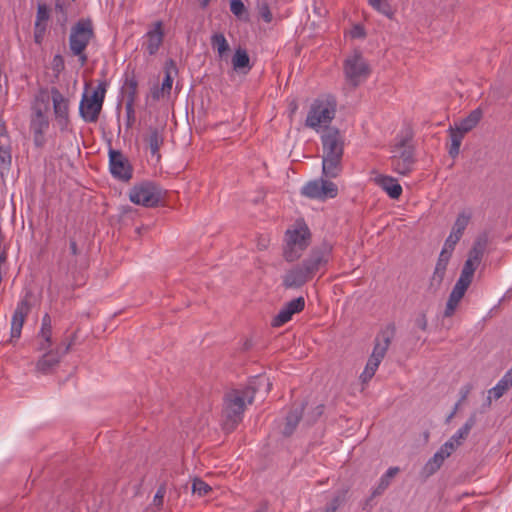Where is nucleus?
<instances>
[{
    "mask_svg": "<svg viewBox=\"0 0 512 512\" xmlns=\"http://www.w3.org/2000/svg\"><path fill=\"white\" fill-rule=\"evenodd\" d=\"M471 216V212L469 211L460 212L454 222L451 232L462 237L465 229L467 228L470 222Z\"/></svg>",
    "mask_w": 512,
    "mask_h": 512,
    "instance_id": "obj_34",
    "label": "nucleus"
},
{
    "mask_svg": "<svg viewBox=\"0 0 512 512\" xmlns=\"http://www.w3.org/2000/svg\"><path fill=\"white\" fill-rule=\"evenodd\" d=\"M466 291L467 290L454 285V287L449 295L448 301L446 303V308L444 311L445 317H451L454 314L459 302L465 295Z\"/></svg>",
    "mask_w": 512,
    "mask_h": 512,
    "instance_id": "obj_27",
    "label": "nucleus"
},
{
    "mask_svg": "<svg viewBox=\"0 0 512 512\" xmlns=\"http://www.w3.org/2000/svg\"><path fill=\"white\" fill-rule=\"evenodd\" d=\"M6 261V255L4 253H0V263H4Z\"/></svg>",
    "mask_w": 512,
    "mask_h": 512,
    "instance_id": "obj_60",
    "label": "nucleus"
},
{
    "mask_svg": "<svg viewBox=\"0 0 512 512\" xmlns=\"http://www.w3.org/2000/svg\"><path fill=\"white\" fill-rule=\"evenodd\" d=\"M332 257V245L323 242L315 246L308 256L301 262L306 272L313 278L318 273L323 274Z\"/></svg>",
    "mask_w": 512,
    "mask_h": 512,
    "instance_id": "obj_8",
    "label": "nucleus"
},
{
    "mask_svg": "<svg viewBox=\"0 0 512 512\" xmlns=\"http://www.w3.org/2000/svg\"><path fill=\"white\" fill-rule=\"evenodd\" d=\"M323 146V156L341 157L343 156L344 143L337 129H329L321 136Z\"/></svg>",
    "mask_w": 512,
    "mask_h": 512,
    "instance_id": "obj_17",
    "label": "nucleus"
},
{
    "mask_svg": "<svg viewBox=\"0 0 512 512\" xmlns=\"http://www.w3.org/2000/svg\"><path fill=\"white\" fill-rule=\"evenodd\" d=\"M415 325L425 331L427 329V325H428V322H427V318H426V315L425 314H420L416 317L415 319Z\"/></svg>",
    "mask_w": 512,
    "mask_h": 512,
    "instance_id": "obj_51",
    "label": "nucleus"
},
{
    "mask_svg": "<svg viewBox=\"0 0 512 512\" xmlns=\"http://www.w3.org/2000/svg\"><path fill=\"white\" fill-rule=\"evenodd\" d=\"M475 421L473 418H470L461 428H459L448 440L449 442H452L455 445V448H457L459 445H461L462 441L465 440Z\"/></svg>",
    "mask_w": 512,
    "mask_h": 512,
    "instance_id": "obj_32",
    "label": "nucleus"
},
{
    "mask_svg": "<svg viewBox=\"0 0 512 512\" xmlns=\"http://www.w3.org/2000/svg\"><path fill=\"white\" fill-rule=\"evenodd\" d=\"M375 182L380 186L392 199H398L402 194V187L396 179L390 176L379 175L375 178Z\"/></svg>",
    "mask_w": 512,
    "mask_h": 512,
    "instance_id": "obj_23",
    "label": "nucleus"
},
{
    "mask_svg": "<svg viewBox=\"0 0 512 512\" xmlns=\"http://www.w3.org/2000/svg\"><path fill=\"white\" fill-rule=\"evenodd\" d=\"M230 10L238 18H242V16L246 13V7L242 0H231Z\"/></svg>",
    "mask_w": 512,
    "mask_h": 512,
    "instance_id": "obj_44",
    "label": "nucleus"
},
{
    "mask_svg": "<svg viewBox=\"0 0 512 512\" xmlns=\"http://www.w3.org/2000/svg\"><path fill=\"white\" fill-rule=\"evenodd\" d=\"M449 261H450V258L446 257L445 254L439 255L437 263H436L434 271H433V274H432V276L430 278V282H429V290L431 292L435 293L440 289L442 282L446 275V270H447Z\"/></svg>",
    "mask_w": 512,
    "mask_h": 512,
    "instance_id": "obj_22",
    "label": "nucleus"
},
{
    "mask_svg": "<svg viewBox=\"0 0 512 512\" xmlns=\"http://www.w3.org/2000/svg\"><path fill=\"white\" fill-rule=\"evenodd\" d=\"M212 490L211 486L208 485L200 478H195L192 483V492L198 496H206Z\"/></svg>",
    "mask_w": 512,
    "mask_h": 512,
    "instance_id": "obj_40",
    "label": "nucleus"
},
{
    "mask_svg": "<svg viewBox=\"0 0 512 512\" xmlns=\"http://www.w3.org/2000/svg\"><path fill=\"white\" fill-rule=\"evenodd\" d=\"M39 336L42 338V341L39 345V350H46L51 346V336H52V325L51 319L48 314H45L42 318L41 330L39 332Z\"/></svg>",
    "mask_w": 512,
    "mask_h": 512,
    "instance_id": "obj_29",
    "label": "nucleus"
},
{
    "mask_svg": "<svg viewBox=\"0 0 512 512\" xmlns=\"http://www.w3.org/2000/svg\"><path fill=\"white\" fill-rule=\"evenodd\" d=\"M134 102L135 101H133V96H131L129 99H126V103H125V110H126L127 121H128L129 126L134 121V113H135Z\"/></svg>",
    "mask_w": 512,
    "mask_h": 512,
    "instance_id": "obj_46",
    "label": "nucleus"
},
{
    "mask_svg": "<svg viewBox=\"0 0 512 512\" xmlns=\"http://www.w3.org/2000/svg\"><path fill=\"white\" fill-rule=\"evenodd\" d=\"M341 161V157L322 156L323 176L326 178H336L342 170Z\"/></svg>",
    "mask_w": 512,
    "mask_h": 512,
    "instance_id": "obj_25",
    "label": "nucleus"
},
{
    "mask_svg": "<svg viewBox=\"0 0 512 512\" xmlns=\"http://www.w3.org/2000/svg\"><path fill=\"white\" fill-rule=\"evenodd\" d=\"M51 99L57 125L64 131L69 125V100L57 88L51 89Z\"/></svg>",
    "mask_w": 512,
    "mask_h": 512,
    "instance_id": "obj_15",
    "label": "nucleus"
},
{
    "mask_svg": "<svg viewBox=\"0 0 512 512\" xmlns=\"http://www.w3.org/2000/svg\"><path fill=\"white\" fill-rule=\"evenodd\" d=\"M445 459L437 452L430 458L423 468V472L426 476L434 474L442 466Z\"/></svg>",
    "mask_w": 512,
    "mask_h": 512,
    "instance_id": "obj_35",
    "label": "nucleus"
},
{
    "mask_svg": "<svg viewBox=\"0 0 512 512\" xmlns=\"http://www.w3.org/2000/svg\"><path fill=\"white\" fill-rule=\"evenodd\" d=\"M347 490L338 491L326 505L323 512H336L346 501Z\"/></svg>",
    "mask_w": 512,
    "mask_h": 512,
    "instance_id": "obj_36",
    "label": "nucleus"
},
{
    "mask_svg": "<svg viewBox=\"0 0 512 512\" xmlns=\"http://www.w3.org/2000/svg\"><path fill=\"white\" fill-rule=\"evenodd\" d=\"M411 136L398 135L392 148L391 165L394 172L407 175L413 169L414 158L412 147L410 146Z\"/></svg>",
    "mask_w": 512,
    "mask_h": 512,
    "instance_id": "obj_6",
    "label": "nucleus"
},
{
    "mask_svg": "<svg viewBox=\"0 0 512 512\" xmlns=\"http://www.w3.org/2000/svg\"><path fill=\"white\" fill-rule=\"evenodd\" d=\"M399 472L398 467H390L385 474L382 475V478H386V480L390 483L391 478H393Z\"/></svg>",
    "mask_w": 512,
    "mask_h": 512,
    "instance_id": "obj_55",
    "label": "nucleus"
},
{
    "mask_svg": "<svg viewBox=\"0 0 512 512\" xmlns=\"http://www.w3.org/2000/svg\"><path fill=\"white\" fill-rule=\"evenodd\" d=\"M94 36L92 23L89 20H80L71 27L69 35V49L73 56L78 57L81 66L87 63L88 56L85 50Z\"/></svg>",
    "mask_w": 512,
    "mask_h": 512,
    "instance_id": "obj_4",
    "label": "nucleus"
},
{
    "mask_svg": "<svg viewBox=\"0 0 512 512\" xmlns=\"http://www.w3.org/2000/svg\"><path fill=\"white\" fill-rule=\"evenodd\" d=\"M54 69L60 71L64 68V61L61 55H55L53 58Z\"/></svg>",
    "mask_w": 512,
    "mask_h": 512,
    "instance_id": "obj_54",
    "label": "nucleus"
},
{
    "mask_svg": "<svg viewBox=\"0 0 512 512\" xmlns=\"http://www.w3.org/2000/svg\"><path fill=\"white\" fill-rule=\"evenodd\" d=\"M32 292L27 291L25 295L17 303L15 311L11 319V337L19 338L21 336L22 327L31 310Z\"/></svg>",
    "mask_w": 512,
    "mask_h": 512,
    "instance_id": "obj_14",
    "label": "nucleus"
},
{
    "mask_svg": "<svg viewBox=\"0 0 512 512\" xmlns=\"http://www.w3.org/2000/svg\"><path fill=\"white\" fill-rule=\"evenodd\" d=\"M460 239H461L460 236L456 235L453 232H450L449 236L445 240V243L440 252V255L445 254L446 257L451 258L454 248Z\"/></svg>",
    "mask_w": 512,
    "mask_h": 512,
    "instance_id": "obj_37",
    "label": "nucleus"
},
{
    "mask_svg": "<svg viewBox=\"0 0 512 512\" xmlns=\"http://www.w3.org/2000/svg\"><path fill=\"white\" fill-rule=\"evenodd\" d=\"M145 42L143 46L149 55H155L164 39V30L162 21H156L152 28L147 31L144 36Z\"/></svg>",
    "mask_w": 512,
    "mask_h": 512,
    "instance_id": "obj_20",
    "label": "nucleus"
},
{
    "mask_svg": "<svg viewBox=\"0 0 512 512\" xmlns=\"http://www.w3.org/2000/svg\"><path fill=\"white\" fill-rule=\"evenodd\" d=\"M70 250L73 255H76L78 253L77 243L74 240L70 241Z\"/></svg>",
    "mask_w": 512,
    "mask_h": 512,
    "instance_id": "obj_58",
    "label": "nucleus"
},
{
    "mask_svg": "<svg viewBox=\"0 0 512 512\" xmlns=\"http://www.w3.org/2000/svg\"><path fill=\"white\" fill-rule=\"evenodd\" d=\"M368 2L378 12L390 16L391 9L387 0H368Z\"/></svg>",
    "mask_w": 512,
    "mask_h": 512,
    "instance_id": "obj_43",
    "label": "nucleus"
},
{
    "mask_svg": "<svg viewBox=\"0 0 512 512\" xmlns=\"http://www.w3.org/2000/svg\"><path fill=\"white\" fill-rule=\"evenodd\" d=\"M512 386V367L503 375L497 384L488 390V400H497Z\"/></svg>",
    "mask_w": 512,
    "mask_h": 512,
    "instance_id": "obj_24",
    "label": "nucleus"
},
{
    "mask_svg": "<svg viewBox=\"0 0 512 512\" xmlns=\"http://www.w3.org/2000/svg\"><path fill=\"white\" fill-rule=\"evenodd\" d=\"M482 117L483 111L480 108H476L472 110L467 117L461 119L459 122H455L454 126L449 127L448 133L450 135L451 144L448 153L452 158L458 156L464 135L473 130Z\"/></svg>",
    "mask_w": 512,
    "mask_h": 512,
    "instance_id": "obj_5",
    "label": "nucleus"
},
{
    "mask_svg": "<svg viewBox=\"0 0 512 512\" xmlns=\"http://www.w3.org/2000/svg\"><path fill=\"white\" fill-rule=\"evenodd\" d=\"M260 17L266 22L270 23L273 19L272 13L267 3H261L258 7Z\"/></svg>",
    "mask_w": 512,
    "mask_h": 512,
    "instance_id": "obj_45",
    "label": "nucleus"
},
{
    "mask_svg": "<svg viewBox=\"0 0 512 512\" xmlns=\"http://www.w3.org/2000/svg\"><path fill=\"white\" fill-rule=\"evenodd\" d=\"M350 35L352 38H361V37H364L365 33L361 26L356 25L350 31Z\"/></svg>",
    "mask_w": 512,
    "mask_h": 512,
    "instance_id": "obj_53",
    "label": "nucleus"
},
{
    "mask_svg": "<svg viewBox=\"0 0 512 512\" xmlns=\"http://www.w3.org/2000/svg\"><path fill=\"white\" fill-rule=\"evenodd\" d=\"M127 85H128V90H127L126 99H129L131 96H133V101H135L136 94H137V82H136V80H134V79L130 80L127 83Z\"/></svg>",
    "mask_w": 512,
    "mask_h": 512,
    "instance_id": "obj_50",
    "label": "nucleus"
},
{
    "mask_svg": "<svg viewBox=\"0 0 512 512\" xmlns=\"http://www.w3.org/2000/svg\"><path fill=\"white\" fill-rule=\"evenodd\" d=\"M255 393V388L249 385L241 389H234L225 395L223 414L226 430H233L242 421L247 405L254 401Z\"/></svg>",
    "mask_w": 512,
    "mask_h": 512,
    "instance_id": "obj_1",
    "label": "nucleus"
},
{
    "mask_svg": "<svg viewBox=\"0 0 512 512\" xmlns=\"http://www.w3.org/2000/svg\"><path fill=\"white\" fill-rule=\"evenodd\" d=\"M173 79L169 73H166L165 78L162 82V86L159 89H156L152 92V96L154 99H160L164 97L166 94H169L172 88Z\"/></svg>",
    "mask_w": 512,
    "mask_h": 512,
    "instance_id": "obj_39",
    "label": "nucleus"
},
{
    "mask_svg": "<svg viewBox=\"0 0 512 512\" xmlns=\"http://www.w3.org/2000/svg\"><path fill=\"white\" fill-rule=\"evenodd\" d=\"M160 188L152 182H142L134 185L129 191V199L136 205L154 207L161 200Z\"/></svg>",
    "mask_w": 512,
    "mask_h": 512,
    "instance_id": "obj_11",
    "label": "nucleus"
},
{
    "mask_svg": "<svg viewBox=\"0 0 512 512\" xmlns=\"http://www.w3.org/2000/svg\"><path fill=\"white\" fill-rule=\"evenodd\" d=\"M258 382H259V384H265L266 387H267V391L270 390L272 384H271V382L269 381L268 378H266V377H259L258 378Z\"/></svg>",
    "mask_w": 512,
    "mask_h": 512,
    "instance_id": "obj_57",
    "label": "nucleus"
},
{
    "mask_svg": "<svg viewBox=\"0 0 512 512\" xmlns=\"http://www.w3.org/2000/svg\"><path fill=\"white\" fill-rule=\"evenodd\" d=\"M109 169L112 176L119 180L128 181L132 177L131 165L120 151H109Z\"/></svg>",
    "mask_w": 512,
    "mask_h": 512,
    "instance_id": "obj_16",
    "label": "nucleus"
},
{
    "mask_svg": "<svg viewBox=\"0 0 512 512\" xmlns=\"http://www.w3.org/2000/svg\"><path fill=\"white\" fill-rule=\"evenodd\" d=\"M49 19L50 10L48 6L44 3H39L37 6V13L34 24V39L38 44H40L44 38Z\"/></svg>",
    "mask_w": 512,
    "mask_h": 512,
    "instance_id": "obj_21",
    "label": "nucleus"
},
{
    "mask_svg": "<svg viewBox=\"0 0 512 512\" xmlns=\"http://www.w3.org/2000/svg\"><path fill=\"white\" fill-rule=\"evenodd\" d=\"M61 356L57 351H49L44 354L37 362V370L43 373L49 372L60 361Z\"/></svg>",
    "mask_w": 512,
    "mask_h": 512,
    "instance_id": "obj_28",
    "label": "nucleus"
},
{
    "mask_svg": "<svg viewBox=\"0 0 512 512\" xmlns=\"http://www.w3.org/2000/svg\"><path fill=\"white\" fill-rule=\"evenodd\" d=\"M455 445L452 442L446 441L437 451L438 454L443 456V459L448 458L455 450Z\"/></svg>",
    "mask_w": 512,
    "mask_h": 512,
    "instance_id": "obj_47",
    "label": "nucleus"
},
{
    "mask_svg": "<svg viewBox=\"0 0 512 512\" xmlns=\"http://www.w3.org/2000/svg\"><path fill=\"white\" fill-rule=\"evenodd\" d=\"M12 156H11V141L8 135V131L6 128L5 121L0 115V169L3 171H8L11 166Z\"/></svg>",
    "mask_w": 512,
    "mask_h": 512,
    "instance_id": "obj_19",
    "label": "nucleus"
},
{
    "mask_svg": "<svg viewBox=\"0 0 512 512\" xmlns=\"http://www.w3.org/2000/svg\"><path fill=\"white\" fill-rule=\"evenodd\" d=\"M293 314L283 307L278 314L272 319L271 325L273 327H280L291 320Z\"/></svg>",
    "mask_w": 512,
    "mask_h": 512,
    "instance_id": "obj_41",
    "label": "nucleus"
},
{
    "mask_svg": "<svg viewBox=\"0 0 512 512\" xmlns=\"http://www.w3.org/2000/svg\"><path fill=\"white\" fill-rule=\"evenodd\" d=\"M391 343V333L384 332L381 339H376L373 351L367 361L364 371L360 375V380L363 384L368 383L375 375L380 363L386 355V352Z\"/></svg>",
    "mask_w": 512,
    "mask_h": 512,
    "instance_id": "obj_9",
    "label": "nucleus"
},
{
    "mask_svg": "<svg viewBox=\"0 0 512 512\" xmlns=\"http://www.w3.org/2000/svg\"><path fill=\"white\" fill-rule=\"evenodd\" d=\"M310 280H312V277L306 272L305 267L301 263L285 272L282 276V285L286 289H298Z\"/></svg>",
    "mask_w": 512,
    "mask_h": 512,
    "instance_id": "obj_18",
    "label": "nucleus"
},
{
    "mask_svg": "<svg viewBox=\"0 0 512 512\" xmlns=\"http://www.w3.org/2000/svg\"><path fill=\"white\" fill-rule=\"evenodd\" d=\"M470 391H471V387L469 385L464 386L460 389L461 397H460V401L458 402L459 404H460V402L464 401L467 398Z\"/></svg>",
    "mask_w": 512,
    "mask_h": 512,
    "instance_id": "obj_56",
    "label": "nucleus"
},
{
    "mask_svg": "<svg viewBox=\"0 0 512 512\" xmlns=\"http://www.w3.org/2000/svg\"><path fill=\"white\" fill-rule=\"evenodd\" d=\"M69 348H70V344H69V345H67V347H66V349H65V352H67V351L69 350Z\"/></svg>",
    "mask_w": 512,
    "mask_h": 512,
    "instance_id": "obj_61",
    "label": "nucleus"
},
{
    "mask_svg": "<svg viewBox=\"0 0 512 512\" xmlns=\"http://www.w3.org/2000/svg\"><path fill=\"white\" fill-rule=\"evenodd\" d=\"M166 494L165 486H160L154 495L153 504L157 507H161L163 505L164 496Z\"/></svg>",
    "mask_w": 512,
    "mask_h": 512,
    "instance_id": "obj_49",
    "label": "nucleus"
},
{
    "mask_svg": "<svg viewBox=\"0 0 512 512\" xmlns=\"http://www.w3.org/2000/svg\"><path fill=\"white\" fill-rule=\"evenodd\" d=\"M336 113V100L330 95L315 99L308 111L305 125L315 131L328 126Z\"/></svg>",
    "mask_w": 512,
    "mask_h": 512,
    "instance_id": "obj_3",
    "label": "nucleus"
},
{
    "mask_svg": "<svg viewBox=\"0 0 512 512\" xmlns=\"http://www.w3.org/2000/svg\"><path fill=\"white\" fill-rule=\"evenodd\" d=\"M211 45L221 59L226 57L230 50L229 43L222 33H214L211 36Z\"/></svg>",
    "mask_w": 512,
    "mask_h": 512,
    "instance_id": "obj_30",
    "label": "nucleus"
},
{
    "mask_svg": "<svg viewBox=\"0 0 512 512\" xmlns=\"http://www.w3.org/2000/svg\"><path fill=\"white\" fill-rule=\"evenodd\" d=\"M344 71L347 80L354 86L364 81L369 75V68L361 54L353 53L345 60Z\"/></svg>",
    "mask_w": 512,
    "mask_h": 512,
    "instance_id": "obj_12",
    "label": "nucleus"
},
{
    "mask_svg": "<svg viewBox=\"0 0 512 512\" xmlns=\"http://www.w3.org/2000/svg\"><path fill=\"white\" fill-rule=\"evenodd\" d=\"M284 307L286 309H288L294 315L296 313L301 312L304 309V307H305V300H304L303 297L300 296L298 298H295V299L291 300L287 304H285Z\"/></svg>",
    "mask_w": 512,
    "mask_h": 512,
    "instance_id": "obj_42",
    "label": "nucleus"
},
{
    "mask_svg": "<svg viewBox=\"0 0 512 512\" xmlns=\"http://www.w3.org/2000/svg\"><path fill=\"white\" fill-rule=\"evenodd\" d=\"M302 415V407L297 406L293 410H291L288 415L286 416V424L283 430V433L285 435H291L296 428L300 418Z\"/></svg>",
    "mask_w": 512,
    "mask_h": 512,
    "instance_id": "obj_31",
    "label": "nucleus"
},
{
    "mask_svg": "<svg viewBox=\"0 0 512 512\" xmlns=\"http://www.w3.org/2000/svg\"><path fill=\"white\" fill-rule=\"evenodd\" d=\"M486 243L483 240H477L472 249L469 251L468 258L465 261L460 277L456 282V286L461 287L465 290L470 286L475 270L481 263Z\"/></svg>",
    "mask_w": 512,
    "mask_h": 512,
    "instance_id": "obj_10",
    "label": "nucleus"
},
{
    "mask_svg": "<svg viewBox=\"0 0 512 512\" xmlns=\"http://www.w3.org/2000/svg\"><path fill=\"white\" fill-rule=\"evenodd\" d=\"M106 83L100 82L91 94L84 93L79 105V114L87 123H95L102 109Z\"/></svg>",
    "mask_w": 512,
    "mask_h": 512,
    "instance_id": "obj_7",
    "label": "nucleus"
},
{
    "mask_svg": "<svg viewBox=\"0 0 512 512\" xmlns=\"http://www.w3.org/2000/svg\"><path fill=\"white\" fill-rule=\"evenodd\" d=\"M207 2H208V0H204V5H206V4H207Z\"/></svg>",
    "mask_w": 512,
    "mask_h": 512,
    "instance_id": "obj_62",
    "label": "nucleus"
},
{
    "mask_svg": "<svg viewBox=\"0 0 512 512\" xmlns=\"http://www.w3.org/2000/svg\"><path fill=\"white\" fill-rule=\"evenodd\" d=\"M458 407H459V403H457V404L455 405V407H454L453 411H452V412H451V414L448 416L447 421H450V420L454 417V415H455L456 411L458 410Z\"/></svg>",
    "mask_w": 512,
    "mask_h": 512,
    "instance_id": "obj_59",
    "label": "nucleus"
},
{
    "mask_svg": "<svg viewBox=\"0 0 512 512\" xmlns=\"http://www.w3.org/2000/svg\"><path fill=\"white\" fill-rule=\"evenodd\" d=\"M311 233L303 222L295 223L285 233L283 257L287 262L298 260L310 244Z\"/></svg>",
    "mask_w": 512,
    "mask_h": 512,
    "instance_id": "obj_2",
    "label": "nucleus"
},
{
    "mask_svg": "<svg viewBox=\"0 0 512 512\" xmlns=\"http://www.w3.org/2000/svg\"><path fill=\"white\" fill-rule=\"evenodd\" d=\"M31 127L35 134H42L49 127L48 118L41 110L35 111L31 120Z\"/></svg>",
    "mask_w": 512,
    "mask_h": 512,
    "instance_id": "obj_33",
    "label": "nucleus"
},
{
    "mask_svg": "<svg viewBox=\"0 0 512 512\" xmlns=\"http://www.w3.org/2000/svg\"><path fill=\"white\" fill-rule=\"evenodd\" d=\"M301 192L308 198L325 200L336 197L338 188L333 182L320 179L306 183Z\"/></svg>",
    "mask_w": 512,
    "mask_h": 512,
    "instance_id": "obj_13",
    "label": "nucleus"
},
{
    "mask_svg": "<svg viewBox=\"0 0 512 512\" xmlns=\"http://www.w3.org/2000/svg\"><path fill=\"white\" fill-rule=\"evenodd\" d=\"M390 483L386 480V478H380L378 485L372 491V497H377L384 493V491L389 487Z\"/></svg>",
    "mask_w": 512,
    "mask_h": 512,
    "instance_id": "obj_48",
    "label": "nucleus"
},
{
    "mask_svg": "<svg viewBox=\"0 0 512 512\" xmlns=\"http://www.w3.org/2000/svg\"><path fill=\"white\" fill-rule=\"evenodd\" d=\"M232 66L233 69L237 72L247 73L251 69L250 58L245 49H236L232 57Z\"/></svg>",
    "mask_w": 512,
    "mask_h": 512,
    "instance_id": "obj_26",
    "label": "nucleus"
},
{
    "mask_svg": "<svg viewBox=\"0 0 512 512\" xmlns=\"http://www.w3.org/2000/svg\"><path fill=\"white\" fill-rule=\"evenodd\" d=\"M269 243H270V240H269V238H268V237H266V236H260V237H258V239H257V248H258L259 250H265V249H267V248H268Z\"/></svg>",
    "mask_w": 512,
    "mask_h": 512,
    "instance_id": "obj_52",
    "label": "nucleus"
},
{
    "mask_svg": "<svg viewBox=\"0 0 512 512\" xmlns=\"http://www.w3.org/2000/svg\"><path fill=\"white\" fill-rule=\"evenodd\" d=\"M148 143L153 155H156L163 143V137L157 129H152L148 137Z\"/></svg>",
    "mask_w": 512,
    "mask_h": 512,
    "instance_id": "obj_38",
    "label": "nucleus"
}]
</instances>
